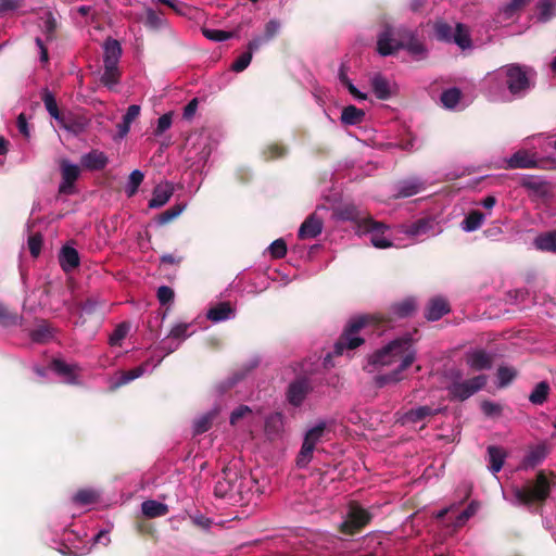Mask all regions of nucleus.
<instances>
[{
    "mask_svg": "<svg viewBox=\"0 0 556 556\" xmlns=\"http://www.w3.org/2000/svg\"><path fill=\"white\" fill-rule=\"evenodd\" d=\"M371 519V515L357 504H351L346 518L341 523V531L351 535L366 526Z\"/></svg>",
    "mask_w": 556,
    "mask_h": 556,
    "instance_id": "nucleus-7",
    "label": "nucleus"
},
{
    "mask_svg": "<svg viewBox=\"0 0 556 556\" xmlns=\"http://www.w3.org/2000/svg\"><path fill=\"white\" fill-rule=\"evenodd\" d=\"M323 220L316 214L309 215L299 229V238L301 240L314 239L323 231Z\"/></svg>",
    "mask_w": 556,
    "mask_h": 556,
    "instance_id": "nucleus-13",
    "label": "nucleus"
},
{
    "mask_svg": "<svg viewBox=\"0 0 556 556\" xmlns=\"http://www.w3.org/2000/svg\"><path fill=\"white\" fill-rule=\"evenodd\" d=\"M371 87L378 99L387 100L391 97V88L387 78L380 74H375L371 79Z\"/></svg>",
    "mask_w": 556,
    "mask_h": 556,
    "instance_id": "nucleus-30",
    "label": "nucleus"
},
{
    "mask_svg": "<svg viewBox=\"0 0 556 556\" xmlns=\"http://www.w3.org/2000/svg\"><path fill=\"white\" fill-rule=\"evenodd\" d=\"M160 362H161V359L157 361L155 364H152L151 361H148L134 369H130L128 371L121 374L118 379L112 383L111 388L116 389L123 384H126V383L141 377L144 372H147L149 370V368L150 369L155 368Z\"/></svg>",
    "mask_w": 556,
    "mask_h": 556,
    "instance_id": "nucleus-17",
    "label": "nucleus"
},
{
    "mask_svg": "<svg viewBox=\"0 0 556 556\" xmlns=\"http://www.w3.org/2000/svg\"><path fill=\"white\" fill-rule=\"evenodd\" d=\"M141 510L144 516H147L149 518H155V517L165 516L168 513V507H167V505H165L161 502H157L154 500H149V501H144L141 504Z\"/></svg>",
    "mask_w": 556,
    "mask_h": 556,
    "instance_id": "nucleus-31",
    "label": "nucleus"
},
{
    "mask_svg": "<svg viewBox=\"0 0 556 556\" xmlns=\"http://www.w3.org/2000/svg\"><path fill=\"white\" fill-rule=\"evenodd\" d=\"M97 498H98V495L94 491L80 490L74 495L73 501H74V503H76L78 505H89V504L94 503L97 501Z\"/></svg>",
    "mask_w": 556,
    "mask_h": 556,
    "instance_id": "nucleus-47",
    "label": "nucleus"
},
{
    "mask_svg": "<svg viewBox=\"0 0 556 556\" xmlns=\"http://www.w3.org/2000/svg\"><path fill=\"white\" fill-rule=\"evenodd\" d=\"M103 63L110 65H118L122 56L121 43L113 38H108L103 42Z\"/></svg>",
    "mask_w": 556,
    "mask_h": 556,
    "instance_id": "nucleus-19",
    "label": "nucleus"
},
{
    "mask_svg": "<svg viewBox=\"0 0 556 556\" xmlns=\"http://www.w3.org/2000/svg\"><path fill=\"white\" fill-rule=\"evenodd\" d=\"M506 162L507 168H532L536 166V159L525 150L517 151Z\"/></svg>",
    "mask_w": 556,
    "mask_h": 556,
    "instance_id": "nucleus-18",
    "label": "nucleus"
},
{
    "mask_svg": "<svg viewBox=\"0 0 556 556\" xmlns=\"http://www.w3.org/2000/svg\"><path fill=\"white\" fill-rule=\"evenodd\" d=\"M315 446L312 445L309 442H303L296 460L300 467H304L311 462Z\"/></svg>",
    "mask_w": 556,
    "mask_h": 556,
    "instance_id": "nucleus-48",
    "label": "nucleus"
},
{
    "mask_svg": "<svg viewBox=\"0 0 556 556\" xmlns=\"http://www.w3.org/2000/svg\"><path fill=\"white\" fill-rule=\"evenodd\" d=\"M81 165L88 169H101L108 163V157L103 152L91 151L81 156Z\"/></svg>",
    "mask_w": 556,
    "mask_h": 556,
    "instance_id": "nucleus-29",
    "label": "nucleus"
},
{
    "mask_svg": "<svg viewBox=\"0 0 556 556\" xmlns=\"http://www.w3.org/2000/svg\"><path fill=\"white\" fill-rule=\"evenodd\" d=\"M311 384L306 379H300L292 382L289 386L287 397L290 404L293 406H300L308 392L311 391Z\"/></svg>",
    "mask_w": 556,
    "mask_h": 556,
    "instance_id": "nucleus-14",
    "label": "nucleus"
},
{
    "mask_svg": "<svg viewBox=\"0 0 556 556\" xmlns=\"http://www.w3.org/2000/svg\"><path fill=\"white\" fill-rule=\"evenodd\" d=\"M252 414V410L247 405H240L238 408H236L230 416V424L237 425L240 419L250 416Z\"/></svg>",
    "mask_w": 556,
    "mask_h": 556,
    "instance_id": "nucleus-58",
    "label": "nucleus"
},
{
    "mask_svg": "<svg viewBox=\"0 0 556 556\" xmlns=\"http://www.w3.org/2000/svg\"><path fill=\"white\" fill-rule=\"evenodd\" d=\"M448 311V304L444 299L434 298L429 302L425 316L428 320L434 321L439 320Z\"/></svg>",
    "mask_w": 556,
    "mask_h": 556,
    "instance_id": "nucleus-25",
    "label": "nucleus"
},
{
    "mask_svg": "<svg viewBox=\"0 0 556 556\" xmlns=\"http://www.w3.org/2000/svg\"><path fill=\"white\" fill-rule=\"evenodd\" d=\"M455 28L453 29L448 24L439 22L435 24V35L439 39L452 42Z\"/></svg>",
    "mask_w": 556,
    "mask_h": 556,
    "instance_id": "nucleus-50",
    "label": "nucleus"
},
{
    "mask_svg": "<svg viewBox=\"0 0 556 556\" xmlns=\"http://www.w3.org/2000/svg\"><path fill=\"white\" fill-rule=\"evenodd\" d=\"M190 326H191V324H177V325H175L170 329L169 334L167 337V340H177L178 342L175 345L170 344V345L167 346V342L163 341L162 349L166 350L167 353L174 352L177 349V346L179 345V343L181 341H184L186 338H188L192 333V332H188V329H189Z\"/></svg>",
    "mask_w": 556,
    "mask_h": 556,
    "instance_id": "nucleus-24",
    "label": "nucleus"
},
{
    "mask_svg": "<svg viewBox=\"0 0 556 556\" xmlns=\"http://www.w3.org/2000/svg\"><path fill=\"white\" fill-rule=\"evenodd\" d=\"M147 24L152 28H160L164 24V20L159 13H156L152 9H148Z\"/></svg>",
    "mask_w": 556,
    "mask_h": 556,
    "instance_id": "nucleus-60",
    "label": "nucleus"
},
{
    "mask_svg": "<svg viewBox=\"0 0 556 556\" xmlns=\"http://www.w3.org/2000/svg\"><path fill=\"white\" fill-rule=\"evenodd\" d=\"M466 362L475 370L489 369L492 366V357L482 350H476L467 353Z\"/></svg>",
    "mask_w": 556,
    "mask_h": 556,
    "instance_id": "nucleus-20",
    "label": "nucleus"
},
{
    "mask_svg": "<svg viewBox=\"0 0 556 556\" xmlns=\"http://www.w3.org/2000/svg\"><path fill=\"white\" fill-rule=\"evenodd\" d=\"M324 430H325L324 422L316 425L315 427H313L312 429H309L306 432L304 441L309 442L312 445L316 446V444L319 442V440L323 437Z\"/></svg>",
    "mask_w": 556,
    "mask_h": 556,
    "instance_id": "nucleus-52",
    "label": "nucleus"
},
{
    "mask_svg": "<svg viewBox=\"0 0 556 556\" xmlns=\"http://www.w3.org/2000/svg\"><path fill=\"white\" fill-rule=\"evenodd\" d=\"M397 36L399 39L394 38V34L390 28L383 30L378 37L377 42L379 54L384 56L390 55L397 51L400 48H404L417 59L425 58L426 49L413 33L403 30L399 31Z\"/></svg>",
    "mask_w": 556,
    "mask_h": 556,
    "instance_id": "nucleus-2",
    "label": "nucleus"
},
{
    "mask_svg": "<svg viewBox=\"0 0 556 556\" xmlns=\"http://www.w3.org/2000/svg\"><path fill=\"white\" fill-rule=\"evenodd\" d=\"M481 408L486 416H498L502 412L501 405L494 402H483Z\"/></svg>",
    "mask_w": 556,
    "mask_h": 556,
    "instance_id": "nucleus-63",
    "label": "nucleus"
},
{
    "mask_svg": "<svg viewBox=\"0 0 556 556\" xmlns=\"http://www.w3.org/2000/svg\"><path fill=\"white\" fill-rule=\"evenodd\" d=\"M215 416H216V412H210V413L199 417L193 424L194 433L200 434V433L207 431L210 429Z\"/></svg>",
    "mask_w": 556,
    "mask_h": 556,
    "instance_id": "nucleus-44",
    "label": "nucleus"
},
{
    "mask_svg": "<svg viewBox=\"0 0 556 556\" xmlns=\"http://www.w3.org/2000/svg\"><path fill=\"white\" fill-rule=\"evenodd\" d=\"M185 208H186V204H176V205L172 206L170 208L163 212L159 216L157 223L160 225H165V224L169 223L174 218L178 217L184 212Z\"/></svg>",
    "mask_w": 556,
    "mask_h": 556,
    "instance_id": "nucleus-46",
    "label": "nucleus"
},
{
    "mask_svg": "<svg viewBox=\"0 0 556 556\" xmlns=\"http://www.w3.org/2000/svg\"><path fill=\"white\" fill-rule=\"evenodd\" d=\"M549 386L546 381L539 382L529 395V401L534 405H542L548 396Z\"/></svg>",
    "mask_w": 556,
    "mask_h": 556,
    "instance_id": "nucleus-36",
    "label": "nucleus"
},
{
    "mask_svg": "<svg viewBox=\"0 0 556 556\" xmlns=\"http://www.w3.org/2000/svg\"><path fill=\"white\" fill-rule=\"evenodd\" d=\"M42 101L51 117L59 122L62 127L68 129L63 116L60 114L54 96L50 91L46 90L42 96Z\"/></svg>",
    "mask_w": 556,
    "mask_h": 556,
    "instance_id": "nucleus-32",
    "label": "nucleus"
},
{
    "mask_svg": "<svg viewBox=\"0 0 556 556\" xmlns=\"http://www.w3.org/2000/svg\"><path fill=\"white\" fill-rule=\"evenodd\" d=\"M551 491V481L547 476L540 471L535 481L529 482L521 488L514 489V497L518 504L531 505L544 502Z\"/></svg>",
    "mask_w": 556,
    "mask_h": 556,
    "instance_id": "nucleus-3",
    "label": "nucleus"
},
{
    "mask_svg": "<svg viewBox=\"0 0 556 556\" xmlns=\"http://www.w3.org/2000/svg\"><path fill=\"white\" fill-rule=\"evenodd\" d=\"M505 75L506 85L514 96H522L533 86L534 72L516 64L508 65L495 73L496 77Z\"/></svg>",
    "mask_w": 556,
    "mask_h": 556,
    "instance_id": "nucleus-4",
    "label": "nucleus"
},
{
    "mask_svg": "<svg viewBox=\"0 0 556 556\" xmlns=\"http://www.w3.org/2000/svg\"><path fill=\"white\" fill-rule=\"evenodd\" d=\"M548 450L545 444H539L534 447H531L527 455L523 457L520 464V469H533L546 458Z\"/></svg>",
    "mask_w": 556,
    "mask_h": 556,
    "instance_id": "nucleus-16",
    "label": "nucleus"
},
{
    "mask_svg": "<svg viewBox=\"0 0 556 556\" xmlns=\"http://www.w3.org/2000/svg\"><path fill=\"white\" fill-rule=\"evenodd\" d=\"M397 195L407 198L424 190V182L417 178H409L397 184Z\"/></svg>",
    "mask_w": 556,
    "mask_h": 556,
    "instance_id": "nucleus-27",
    "label": "nucleus"
},
{
    "mask_svg": "<svg viewBox=\"0 0 556 556\" xmlns=\"http://www.w3.org/2000/svg\"><path fill=\"white\" fill-rule=\"evenodd\" d=\"M484 219L485 216L480 211H472L462 222V229L466 232L475 231L482 226Z\"/></svg>",
    "mask_w": 556,
    "mask_h": 556,
    "instance_id": "nucleus-33",
    "label": "nucleus"
},
{
    "mask_svg": "<svg viewBox=\"0 0 556 556\" xmlns=\"http://www.w3.org/2000/svg\"><path fill=\"white\" fill-rule=\"evenodd\" d=\"M157 299L161 304L165 305L173 301L174 291L172 288L167 286H162L157 289Z\"/></svg>",
    "mask_w": 556,
    "mask_h": 556,
    "instance_id": "nucleus-62",
    "label": "nucleus"
},
{
    "mask_svg": "<svg viewBox=\"0 0 556 556\" xmlns=\"http://www.w3.org/2000/svg\"><path fill=\"white\" fill-rule=\"evenodd\" d=\"M517 376V371L513 367L502 366L497 369L498 387L508 386Z\"/></svg>",
    "mask_w": 556,
    "mask_h": 556,
    "instance_id": "nucleus-45",
    "label": "nucleus"
},
{
    "mask_svg": "<svg viewBox=\"0 0 556 556\" xmlns=\"http://www.w3.org/2000/svg\"><path fill=\"white\" fill-rule=\"evenodd\" d=\"M51 368L61 377L64 381L71 384L77 383V365L66 364L61 359H54L51 364Z\"/></svg>",
    "mask_w": 556,
    "mask_h": 556,
    "instance_id": "nucleus-22",
    "label": "nucleus"
},
{
    "mask_svg": "<svg viewBox=\"0 0 556 556\" xmlns=\"http://www.w3.org/2000/svg\"><path fill=\"white\" fill-rule=\"evenodd\" d=\"M269 251L273 257L280 258L287 253V245L283 239H277L269 245Z\"/></svg>",
    "mask_w": 556,
    "mask_h": 556,
    "instance_id": "nucleus-56",
    "label": "nucleus"
},
{
    "mask_svg": "<svg viewBox=\"0 0 556 556\" xmlns=\"http://www.w3.org/2000/svg\"><path fill=\"white\" fill-rule=\"evenodd\" d=\"M50 337L51 332L47 327H40L31 333V339L36 342H45Z\"/></svg>",
    "mask_w": 556,
    "mask_h": 556,
    "instance_id": "nucleus-64",
    "label": "nucleus"
},
{
    "mask_svg": "<svg viewBox=\"0 0 556 556\" xmlns=\"http://www.w3.org/2000/svg\"><path fill=\"white\" fill-rule=\"evenodd\" d=\"M143 178L144 174L139 169H135L130 173L128 181L125 187V192L127 197L130 198L137 193L139 186L143 181Z\"/></svg>",
    "mask_w": 556,
    "mask_h": 556,
    "instance_id": "nucleus-42",
    "label": "nucleus"
},
{
    "mask_svg": "<svg viewBox=\"0 0 556 556\" xmlns=\"http://www.w3.org/2000/svg\"><path fill=\"white\" fill-rule=\"evenodd\" d=\"M130 326L126 323L119 324L113 333L110 336V344L111 345H121V342L123 339L127 336L129 332Z\"/></svg>",
    "mask_w": 556,
    "mask_h": 556,
    "instance_id": "nucleus-49",
    "label": "nucleus"
},
{
    "mask_svg": "<svg viewBox=\"0 0 556 556\" xmlns=\"http://www.w3.org/2000/svg\"><path fill=\"white\" fill-rule=\"evenodd\" d=\"M368 324V317L358 316L352 318L345 327L342 336L336 342L333 354L343 355L346 351H352L364 343V339L359 337V331Z\"/></svg>",
    "mask_w": 556,
    "mask_h": 556,
    "instance_id": "nucleus-5",
    "label": "nucleus"
},
{
    "mask_svg": "<svg viewBox=\"0 0 556 556\" xmlns=\"http://www.w3.org/2000/svg\"><path fill=\"white\" fill-rule=\"evenodd\" d=\"M336 214L338 219L357 222V225L365 219L361 216L359 211L353 204H348L340 207Z\"/></svg>",
    "mask_w": 556,
    "mask_h": 556,
    "instance_id": "nucleus-37",
    "label": "nucleus"
},
{
    "mask_svg": "<svg viewBox=\"0 0 556 556\" xmlns=\"http://www.w3.org/2000/svg\"><path fill=\"white\" fill-rule=\"evenodd\" d=\"M416 359V351L413 348L409 338H400L391 341L381 350L375 352L368 357L365 369L374 372L383 367H393L387 374L376 378L379 386H384L391 382H399L403 379V371L406 370Z\"/></svg>",
    "mask_w": 556,
    "mask_h": 556,
    "instance_id": "nucleus-1",
    "label": "nucleus"
},
{
    "mask_svg": "<svg viewBox=\"0 0 556 556\" xmlns=\"http://www.w3.org/2000/svg\"><path fill=\"white\" fill-rule=\"evenodd\" d=\"M172 126V115L170 114H163L157 119V126L154 131L155 136H161L163 132H165L167 129H169Z\"/></svg>",
    "mask_w": 556,
    "mask_h": 556,
    "instance_id": "nucleus-59",
    "label": "nucleus"
},
{
    "mask_svg": "<svg viewBox=\"0 0 556 556\" xmlns=\"http://www.w3.org/2000/svg\"><path fill=\"white\" fill-rule=\"evenodd\" d=\"M40 21H41V28L43 29L45 34H46V37H47V40H51L52 39V35L54 33V29H55V20L54 17L52 16L51 13L47 12L45 13L43 16L40 17Z\"/></svg>",
    "mask_w": 556,
    "mask_h": 556,
    "instance_id": "nucleus-51",
    "label": "nucleus"
},
{
    "mask_svg": "<svg viewBox=\"0 0 556 556\" xmlns=\"http://www.w3.org/2000/svg\"><path fill=\"white\" fill-rule=\"evenodd\" d=\"M536 249L548 252H556V232H548L535 238Z\"/></svg>",
    "mask_w": 556,
    "mask_h": 556,
    "instance_id": "nucleus-40",
    "label": "nucleus"
},
{
    "mask_svg": "<svg viewBox=\"0 0 556 556\" xmlns=\"http://www.w3.org/2000/svg\"><path fill=\"white\" fill-rule=\"evenodd\" d=\"M251 60H252V53L249 51L244 52L232 63L231 68L235 72H242L243 70H245L249 66Z\"/></svg>",
    "mask_w": 556,
    "mask_h": 556,
    "instance_id": "nucleus-57",
    "label": "nucleus"
},
{
    "mask_svg": "<svg viewBox=\"0 0 556 556\" xmlns=\"http://www.w3.org/2000/svg\"><path fill=\"white\" fill-rule=\"evenodd\" d=\"M80 168L78 165L67 160L61 162L62 181L59 186V192L62 194H73L75 192L74 184L79 177Z\"/></svg>",
    "mask_w": 556,
    "mask_h": 556,
    "instance_id": "nucleus-10",
    "label": "nucleus"
},
{
    "mask_svg": "<svg viewBox=\"0 0 556 556\" xmlns=\"http://www.w3.org/2000/svg\"><path fill=\"white\" fill-rule=\"evenodd\" d=\"M556 3L553 0H542L538 3V20L547 22L556 12Z\"/></svg>",
    "mask_w": 556,
    "mask_h": 556,
    "instance_id": "nucleus-43",
    "label": "nucleus"
},
{
    "mask_svg": "<svg viewBox=\"0 0 556 556\" xmlns=\"http://www.w3.org/2000/svg\"><path fill=\"white\" fill-rule=\"evenodd\" d=\"M440 409L439 408H432L430 406H419L416 408H413L406 413H404L400 418L399 421L402 425H416L421 421H424L426 418L435 415Z\"/></svg>",
    "mask_w": 556,
    "mask_h": 556,
    "instance_id": "nucleus-12",
    "label": "nucleus"
},
{
    "mask_svg": "<svg viewBox=\"0 0 556 556\" xmlns=\"http://www.w3.org/2000/svg\"><path fill=\"white\" fill-rule=\"evenodd\" d=\"M488 459L490 463L489 469L493 475L501 471L507 457L506 451L496 445L488 446Z\"/></svg>",
    "mask_w": 556,
    "mask_h": 556,
    "instance_id": "nucleus-23",
    "label": "nucleus"
},
{
    "mask_svg": "<svg viewBox=\"0 0 556 556\" xmlns=\"http://www.w3.org/2000/svg\"><path fill=\"white\" fill-rule=\"evenodd\" d=\"M462 92L458 88H450L442 92L441 103L444 108L453 110L459 104Z\"/></svg>",
    "mask_w": 556,
    "mask_h": 556,
    "instance_id": "nucleus-38",
    "label": "nucleus"
},
{
    "mask_svg": "<svg viewBox=\"0 0 556 556\" xmlns=\"http://www.w3.org/2000/svg\"><path fill=\"white\" fill-rule=\"evenodd\" d=\"M415 308V301L413 299H405L402 302L393 304L391 309L393 315L403 318L409 316Z\"/></svg>",
    "mask_w": 556,
    "mask_h": 556,
    "instance_id": "nucleus-41",
    "label": "nucleus"
},
{
    "mask_svg": "<svg viewBox=\"0 0 556 556\" xmlns=\"http://www.w3.org/2000/svg\"><path fill=\"white\" fill-rule=\"evenodd\" d=\"M529 0H509V2L503 8V14L509 18L511 17L517 11L522 9Z\"/></svg>",
    "mask_w": 556,
    "mask_h": 556,
    "instance_id": "nucleus-54",
    "label": "nucleus"
},
{
    "mask_svg": "<svg viewBox=\"0 0 556 556\" xmlns=\"http://www.w3.org/2000/svg\"><path fill=\"white\" fill-rule=\"evenodd\" d=\"M486 380L485 375H479L469 380L454 382L448 390L453 397L464 401L481 390Z\"/></svg>",
    "mask_w": 556,
    "mask_h": 556,
    "instance_id": "nucleus-8",
    "label": "nucleus"
},
{
    "mask_svg": "<svg viewBox=\"0 0 556 556\" xmlns=\"http://www.w3.org/2000/svg\"><path fill=\"white\" fill-rule=\"evenodd\" d=\"M440 231L441 229L433 217L420 218L403 229L404 233L414 238L421 236H434Z\"/></svg>",
    "mask_w": 556,
    "mask_h": 556,
    "instance_id": "nucleus-11",
    "label": "nucleus"
},
{
    "mask_svg": "<svg viewBox=\"0 0 556 556\" xmlns=\"http://www.w3.org/2000/svg\"><path fill=\"white\" fill-rule=\"evenodd\" d=\"M119 79L121 71L118 65L104 64L103 73L100 78L101 83L110 90H114L119 84Z\"/></svg>",
    "mask_w": 556,
    "mask_h": 556,
    "instance_id": "nucleus-28",
    "label": "nucleus"
},
{
    "mask_svg": "<svg viewBox=\"0 0 556 556\" xmlns=\"http://www.w3.org/2000/svg\"><path fill=\"white\" fill-rule=\"evenodd\" d=\"M206 316L213 323H220L235 318L236 312L228 302H220L211 307Z\"/></svg>",
    "mask_w": 556,
    "mask_h": 556,
    "instance_id": "nucleus-21",
    "label": "nucleus"
},
{
    "mask_svg": "<svg viewBox=\"0 0 556 556\" xmlns=\"http://www.w3.org/2000/svg\"><path fill=\"white\" fill-rule=\"evenodd\" d=\"M174 193V186L169 181L159 184L152 193V198L149 201L150 208H159L165 205Z\"/></svg>",
    "mask_w": 556,
    "mask_h": 556,
    "instance_id": "nucleus-15",
    "label": "nucleus"
},
{
    "mask_svg": "<svg viewBox=\"0 0 556 556\" xmlns=\"http://www.w3.org/2000/svg\"><path fill=\"white\" fill-rule=\"evenodd\" d=\"M387 227L371 218L364 219L357 226L359 235H369L370 242L378 249H386L392 245L388 236H386Z\"/></svg>",
    "mask_w": 556,
    "mask_h": 556,
    "instance_id": "nucleus-6",
    "label": "nucleus"
},
{
    "mask_svg": "<svg viewBox=\"0 0 556 556\" xmlns=\"http://www.w3.org/2000/svg\"><path fill=\"white\" fill-rule=\"evenodd\" d=\"M365 116V112L361 109H357L354 105H349L343 109L341 114V121L346 125H356L363 122Z\"/></svg>",
    "mask_w": 556,
    "mask_h": 556,
    "instance_id": "nucleus-34",
    "label": "nucleus"
},
{
    "mask_svg": "<svg viewBox=\"0 0 556 556\" xmlns=\"http://www.w3.org/2000/svg\"><path fill=\"white\" fill-rule=\"evenodd\" d=\"M203 35L207 39L217 41V42L228 40L232 37L231 33L219 30V29H210V28H204Z\"/></svg>",
    "mask_w": 556,
    "mask_h": 556,
    "instance_id": "nucleus-53",
    "label": "nucleus"
},
{
    "mask_svg": "<svg viewBox=\"0 0 556 556\" xmlns=\"http://www.w3.org/2000/svg\"><path fill=\"white\" fill-rule=\"evenodd\" d=\"M283 428V416L280 413H275L268 416L265 420V431L268 435H278Z\"/></svg>",
    "mask_w": 556,
    "mask_h": 556,
    "instance_id": "nucleus-35",
    "label": "nucleus"
},
{
    "mask_svg": "<svg viewBox=\"0 0 556 556\" xmlns=\"http://www.w3.org/2000/svg\"><path fill=\"white\" fill-rule=\"evenodd\" d=\"M60 265L64 271H71L79 265L78 252L71 247H64L59 256Z\"/></svg>",
    "mask_w": 556,
    "mask_h": 556,
    "instance_id": "nucleus-26",
    "label": "nucleus"
},
{
    "mask_svg": "<svg viewBox=\"0 0 556 556\" xmlns=\"http://www.w3.org/2000/svg\"><path fill=\"white\" fill-rule=\"evenodd\" d=\"M452 42H455L462 49L471 47V39L467 27L463 24H456Z\"/></svg>",
    "mask_w": 556,
    "mask_h": 556,
    "instance_id": "nucleus-39",
    "label": "nucleus"
},
{
    "mask_svg": "<svg viewBox=\"0 0 556 556\" xmlns=\"http://www.w3.org/2000/svg\"><path fill=\"white\" fill-rule=\"evenodd\" d=\"M42 238L39 233L33 235L28 239V248L33 256H38L41 250Z\"/></svg>",
    "mask_w": 556,
    "mask_h": 556,
    "instance_id": "nucleus-61",
    "label": "nucleus"
},
{
    "mask_svg": "<svg viewBox=\"0 0 556 556\" xmlns=\"http://www.w3.org/2000/svg\"><path fill=\"white\" fill-rule=\"evenodd\" d=\"M340 79L342 81V84L348 88V90L350 91V93L357 100H366L367 98V94L359 91L354 85L353 83L346 77L345 74L341 73L340 74Z\"/></svg>",
    "mask_w": 556,
    "mask_h": 556,
    "instance_id": "nucleus-55",
    "label": "nucleus"
},
{
    "mask_svg": "<svg viewBox=\"0 0 556 556\" xmlns=\"http://www.w3.org/2000/svg\"><path fill=\"white\" fill-rule=\"evenodd\" d=\"M242 482L238 480L237 472L231 470H224L223 476L217 480L214 493L218 497H232L235 494H240Z\"/></svg>",
    "mask_w": 556,
    "mask_h": 556,
    "instance_id": "nucleus-9",
    "label": "nucleus"
}]
</instances>
